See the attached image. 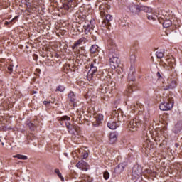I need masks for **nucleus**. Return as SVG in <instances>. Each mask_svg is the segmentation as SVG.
Listing matches in <instances>:
<instances>
[{
	"label": "nucleus",
	"instance_id": "nucleus-1",
	"mask_svg": "<svg viewBox=\"0 0 182 182\" xmlns=\"http://www.w3.org/2000/svg\"><path fill=\"white\" fill-rule=\"evenodd\" d=\"M118 53L116 46L109 47V65L112 69H117L120 66V58L118 56Z\"/></svg>",
	"mask_w": 182,
	"mask_h": 182
},
{
	"label": "nucleus",
	"instance_id": "nucleus-2",
	"mask_svg": "<svg viewBox=\"0 0 182 182\" xmlns=\"http://www.w3.org/2000/svg\"><path fill=\"white\" fill-rule=\"evenodd\" d=\"M173 106H174V99L171 95H168L164 99L163 102L159 105V109L162 112H167L168 110H171Z\"/></svg>",
	"mask_w": 182,
	"mask_h": 182
},
{
	"label": "nucleus",
	"instance_id": "nucleus-3",
	"mask_svg": "<svg viewBox=\"0 0 182 182\" xmlns=\"http://www.w3.org/2000/svg\"><path fill=\"white\" fill-rule=\"evenodd\" d=\"M163 21V27L164 28H170L171 25H174L177 26L178 25V21L176 17H173L172 15L169 14H165L161 17Z\"/></svg>",
	"mask_w": 182,
	"mask_h": 182
},
{
	"label": "nucleus",
	"instance_id": "nucleus-4",
	"mask_svg": "<svg viewBox=\"0 0 182 182\" xmlns=\"http://www.w3.org/2000/svg\"><path fill=\"white\" fill-rule=\"evenodd\" d=\"M90 69L87 73V79L89 82H92L97 75V63H96V59L90 63Z\"/></svg>",
	"mask_w": 182,
	"mask_h": 182
},
{
	"label": "nucleus",
	"instance_id": "nucleus-5",
	"mask_svg": "<svg viewBox=\"0 0 182 182\" xmlns=\"http://www.w3.org/2000/svg\"><path fill=\"white\" fill-rule=\"evenodd\" d=\"M83 28L85 35H87L90 31H93L95 29V19L92 18L90 21H85V24L83 26Z\"/></svg>",
	"mask_w": 182,
	"mask_h": 182
},
{
	"label": "nucleus",
	"instance_id": "nucleus-6",
	"mask_svg": "<svg viewBox=\"0 0 182 182\" xmlns=\"http://www.w3.org/2000/svg\"><path fill=\"white\" fill-rule=\"evenodd\" d=\"M140 126V122L138 119H131L128 124V129L130 132H136Z\"/></svg>",
	"mask_w": 182,
	"mask_h": 182
},
{
	"label": "nucleus",
	"instance_id": "nucleus-7",
	"mask_svg": "<svg viewBox=\"0 0 182 182\" xmlns=\"http://www.w3.org/2000/svg\"><path fill=\"white\" fill-rule=\"evenodd\" d=\"M132 174L133 178H140L141 176V167L139 166V165L134 166V167L132 168Z\"/></svg>",
	"mask_w": 182,
	"mask_h": 182
},
{
	"label": "nucleus",
	"instance_id": "nucleus-8",
	"mask_svg": "<svg viewBox=\"0 0 182 182\" xmlns=\"http://www.w3.org/2000/svg\"><path fill=\"white\" fill-rule=\"evenodd\" d=\"M102 120H103V114H97L94 117V121L92 122V125L94 127H97L102 124Z\"/></svg>",
	"mask_w": 182,
	"mask_h": 182
},
{
	"label": "nucleus",
	"instance_id": "nucleus-9",
	"mask_svg": "<svg viewBox=\"0 0 182 182\" xmlns=\"http://www.w3.org/2000/svg\"><path fill=\"white\" fill-rule=\"evenodd\" d=\"M128 79L129 80H131V82L134 81L136 79V69L134 68L133 65H131L129 68Z\"/></svg>",
	"mask_w": 182,
	"mask_h": 182
},
{
	"label": "nucleus",
	"instance_id": "nucleus-10",
	"mask_svg": "<svg viewBox=\"0 0 182 182\" xmlns=\"http://www.w3.org/2000/svg\"><path fill=\"white\" fill-rule=\"evenodd\" d=\"M114 117L118 120V122H124L125 116L123 113L120 111H114L113 112Z\"/></svg>",
	"mask_w": 182,
	"mask_h": 182
},
{
	"label": "nucleus",
	"instance_id": "nucleus-11",
	"mask_svg": "<svg viewBox=\"0 0 182 182\" xmlns=\"http://www.w3.org/2000/svg\"><path fill=\"white\" fill-rule=\"evenodd\" d=\"M82 43H86V38L81 37L80 39L75 41V43L72 46L73 50H75V49H77V48L78 46H80Z\"/></svg>",
	"mask_w": 182,
	"mask_h": 182
},
{
	"label": "nucleus",
	"instance_id": "nucleus-12",
	"mask_svg": "<svg viewBox=\"0 0 182 182\" xmlns=\"http://www.w3.org/2000/svg\"><path fill=\"white\" fill-rule=\"evenodd\" d=\"M107 127L111 130H116L119 127V123H117L116 119H112L107 122Z\"/></svg>",
	"mask_w": 182,
	"mask_h": 182
},
{
	"label": "nucleus",
	"instance_id": "nucleus-13",
	"mask_svg": "<svg viewBox=\"0 0 182 182\" xmlns=\"http://www.w3.org/2000/svg\"><path fill=\"white\" fill-rule=\"evenodd\" d=\"M129 9L130 11V12H132V14H140V9H139V6H136L134 4H130L129 6Z\"/></svg>",
	"mask_w": 182,
	"mask_h": 182
},
{
	"label": "nucleus",
	"instance_id": "nucleus-14",
	"mask_svg": "<svg viewBox=\"0 0 182 182\" xmlns=\"http://www.w3.org/2000/svg\"><path fill=\"white\" fill-rule=\"evenodd\" d=\"M68 100L72 103L73 107L76 106V95H75V92L71 91L68 94Z\"/></svg>",
	"mask_w": 182,
	"mask_h": 182
},
{
	"label": "nucleus",
	"instance_id": "nucleus-15",
	"mask_svg": "<svg viewBox=\"0 0 182 182\" xmlns=\"http://www.w3.org/2000/svg\"><path fill=\"white\" fill-rule=\"evenodd\" d=\"M181 130H182V121H179L176 123V124H175L174 127L173 128V133L177 134V133H180Z\"/></svg>",
	"mask_w": 182,
	"mask_h": 182
},
{
	"label": "nucleus",
	"instance_id": "nucleus-16",
	"mask_svg": "<svg viewBox=\"0 0 182 182\" xmlns=\"http://www.w3.org/2000/svg\"><path fill=\"white\" fill-rule=\"evenodd\" d=\"M113 16L110 14L106 15L105 18H103V23L105 26H110V21H112Z\"/></svg>",
	"mask_w": 182,
	"mask_h": 182
},
{
	"label": "nucleus",
	"instance_id": "nucleus-17",
	"mask_svg": "<svg viewBox=\"0 0 182 182\" xmlns=\"http://www.w3.org/2000/svg\"><path fill=\"white\" fill-rule=\"evenodd\" d=\"M126 166L123 164H119L114 169V173L116 174H121V173H123L124 168Z\"/></svg>",
	"mask_w": 182,
	"mask_h": 182
},
{
	"label": "nucleus",
	"instance_id": "nucleus-18",
	"mask_svg": "<svg viewBox=\"0 0 182 182\" xmlns=\"http://www.w3.org/2000/svg\"><path fill=\"white\" fill-rule=\"evenodd\" d=\"M117 141V134H116V133L114 132H112L109 134V143H111V144H113V143H116Z\"/></svg>",
	"mask_w": 182,
	"mask_h": 182
},
{
	"label": "nucleus",
	"instance_id": "nucleus-19",
	"mask_svg": "<svg viewBox=\"0 0 182 182\" xmlns=\"http://www.w3.org/2000/svg\"><path fill=\"white\" fill-rule=\"evenodd\" d=\"M141 11L150 14V12H151V8L146 6H139V12H141Z\"/></svg>",
	"mask_w": 182,
	"mask_h": 182
},
{
	"label": "nucleus",
	"instance_id": "nucleus-20",
	"mask_svg": "<svg viewBox=\"0 0 182 182\" xmlns=\"http://www.w3.org/2000/svg\"><path fill=\"white\" fill-rule=\"evenodd\" d=\"M177 86V81L173 80L168 82V89H174Z\"/></svg>",
	"mask_w": 182,
	"mask_h": 182
},
{
	"label": "nucleus",
	"instance_id": "nucleus-21",
	"mask_svg": "<svg viewBox=\"0 0 182 182\" xmlns=\"http://www.w3.org/2000/svg\"><path fill=\"white\" fill-rule=\"evenodd\" d=\"M70 122V117H68V116H63L60 118V124H61V126H63V124H65V122Z\"/></svg>",
	"mask_w": 182,
	"mask_h": 182
},
{
	"label": "nucleus",
	"instance_id": "nucleus-22",
	"mask_svg": "<svg viewBox=\"0 0 182 182\" xmlns=\"http://www.w3.org/2000/svg\"><path fill=\"white\" fill-rule=\"evenodd\" d=\"M90 53H96L97 52H99V46L97 45H93L91 46L90 48Z\"/></svg>",
	"mask_w": 182,
	"mask_h": 182
},
{
	"label": "nucleus",
	"instance_id": "nucleus-23",
	"mask_svg": "<svg viewBox=\"0 0 182 182\" xmlns=\"http://www.w3.org/2000/svg\"><path fill=\"white\" fill-rule=\"evenodd\" d=\"M13 157L14 159H18V160H28V156L25 155L16 154L14 155Z\"/></svg>",
	"mask_w": 182,
	"mask_h": 182
},
{
	"label": "nucleus",
	"instance_id": "nucleus-24",
	"mask_svg": "<svg viewBox=\"0 0 182 182\" xmlns=\"http://www.w3.org/2000/svg\"><path fill=\"white\" fill-rule=\"evenodd\" d=\"M85 164L86 162H85L84 161H80L76 164V167H77V168H80V170H83V166H85Z\"/></svg>",
	"mask_w": 182,
	"mask_h": 182
},
{
	"label": "nucleus",
	"instance_id": "nucleus-25",
	"mask_svg": "<svg viewBox=\"0 0 182 182\" xmlns=\"http://www.w3.org/2000/svg\"><path fill=\"white\" fill-rule=\"evenodd\" d=\"M156 58L158 59H161L162 58H164V50L163 51H157L156 53Z\"/></svg>",
	"mask_w": 182,
	"mask_h": 182
},
{
	"label": "nucleus",
	"instance_id": "nucleus-26",
	"mask_svg": "<svg viewBox=\"0 0 182 182\" xmlns=\"http://www.w3.org/2000/svg\"><path fill=\"white\" fill-rule=\"evenodd\" d=\"M93 181V178H90V176H85L82 178V180L80 182H92Z\"/></svg>",
	"mask_w": 182,
	"mask_h": 182
},
{
	"label": "nucleus",
	"instance_id": "nucleus-27",
	"mask_svg": "<svg viewBox=\"0 0 182 182\" xmlns=\"http://www.w3.org/2000/svg\"><path fill=\"white\" fill-rule=\"evenodd\" d=\"M80 117H81L80 116H78L77 117H73V119L74 122H76L79 124H82V123H83V122L82 121Z\"/></svg>",
	"mask_w": 182,
	"mask_h": 182
},
{
	"label": "nucleus",
	"instance_id": "nucleus-28",
	"mask_svg": "<svg viewBox=\"0 0 182 182\" xmlns=\"http://www.w3.org/2000/svg\"><path fill=\"white\" fill-rule=\"evenodd\" d=\"M134 90H136V87L129 85L127 90V92H128V93H132V92H134Z\"/></svg>",
	"mask_w": 182,
	"mask_h": 182
},
{
	"label": "nucleus",
	"instance_id": "nucleus-29",
	"mask_svg": "<svg viewBox=\"0 0 182 182\" xmlns=\"http://www.w3.org/2000/svg\"><path fill=\"white\" fill-rule=\"evenodd\" d=\"M77 18L80 19V21L83 22L86 20V15H84L83 14H78Z\"/></svg>",
	"mask_w": 182,
	"mask_h": 182
},
{
	"label": "nucleus",
	"instance_id": "nucleus-30",
	"mask_svg": "<svg viewBox=\"0 0 182 182\" xmlns=\"http://www.w3.org/2000/svg\"><path fill=\"white\" fill-rule=\"evenodd\" d=\"M55 92H65V87L63 85L58 86Z\"/></svg>",
	"mask_w": 182,
	"mask_h": 182
},
{
	"label": "nucleus",
	"instance_id": "nucleus-31",
	"mask_svg": "<svg viewBox=\"0 0 182 182\" xmlns=\"http://www.w3.org/2000/svg\"><path fill=\"white\" fill-rule=\"evenodd\" d=\"M55 173H56L58 177L61 178V180L63 181V177L62 176V173H60V171H59V169H55Z\"/></svg>",
	"mask_w": 182,
	"mask_h": 182
},
{
	"label": "nucleus",
	"instance_id": "nucleus-32",
	"mask_svg": "<svg viewBox=\"0 0 182 182\" xmlns=\"http://www.w3.org/2000/svg\"><path fill=\"white\" fill-rule=\"evenodd\" d=\"M149 21H156V18H157V16L156 15H150L147 16Z\"/></svg>",
	"mask_w": 182,
	"mask_h": 182
},
{
	"label": "nucleus",
	"instance_id": "nucleus-33",
	"mask_svg": "<svg viewBox=\"0 0 182 182\" xmlns=\"http://www.w3.org/2000/svg\"><path fill=\"white\" fill-rule=\"evenodd\" d=\"M130 61H131V63H134V62H136V55H132L130 56Z\"/></svg>",
	"mask_w": 182,
	"mask_h": 182
},
{
	"label": "nucleus",
	"instance_id": "nucleus-34",
	"mask_svg": "<svg viewBox=\"0 0 182 182\" xmlns=\"http://www.w3.org/2000/svg\"><path fill=\"white\" fill-rule=\"evenodd\" d=\"M9 73H12L14 70V65H9L7 68Z\"/></svg>",
	"mask_w": 182,
	"mask_h": 182
},
{
	"label": "nucleus",
	"instance_id": "nucleus-35",
	"mask_svg": "<svg viewBox=\"0 0 182 182\" xmlns=\"http://www.w3.org/2000/svg\"><path fill=\"white\" fill-rule=\"evenodd\" d=\"M109 177H110V174L109 173V172H104L105 180H109Z\"/></svg>",
	"mask_w": 182,
	"mask_h": 182
},
{
	"label": "nucleus",
	"instance_id": "nucleus-36",
	"mask_svg": "<svg viewBox=\"0 0 182 182\" xmlns=\"http://www.w3.org/2000/svg\"><path fill=\"white\" fill-rule=\"evenodd\" d=\"M18 16H15L10 22L5 21L4 24L6 25V26L9 25V23H11V22H14V21H15L16 19H18Z\"/></svg>",
	"mask_w": 182,
	"mask_h": 182
},
{
	"label": "nucleus",
	"instance_id": "nucleus-37",
	"mask_svg": "<svg viewBox=\"0 0 182 182\" xmlns=\"http://www.w3.org/2000/svg\"><path fill=\"white\" fill-rule=\"evenodd\" d=\"M65 125L66 126L67 129H68V130H72V128H70V122H69V121H65Z\"/></svg>",
	"mask_w": 182,
	"mask_h": 182
},
{
	"label": "nucleus",
	"instance_id": "nucleus-38",
	"mask_svg": "<svg viewBox=\"0 0 182 182\" xmlns=\"http://www.w3.org/2000/svg\"><path fill=\"white\" fill-rule=\"evenodd\" d=\"M82 159H86L87 157H89V154L87 151H84L82 153Z\"/></svg>",
	"mask_w": 182,
	"mask_h": 182
},
{
	"label": "nucleus",
	"instance_id": "nucleus-39",
	"mask_svg": "<svg viewBox=\"0 0 182 182\" xmlns=\"http://www.w3.org/2000/svg\"><path fill=\"white\" fill-rule=\"evenodd\" d=\"M72 127H73V130L77 132V133H79L80 129H79V127L77 125H73Z\"/></svg>",
	"mask_w": 182,
	"mask_h": 182
},
{
	"label": "nucleus",
	"instance_id": "nucleus-40",
	"mask_svg": "<svg viewBox=\"0 0 182 182\" xmlns=\"http://www.w3.org/2000/svg\"><path fill=\"white\" fill-rule=\"evenodd\" d=\"M100 15L102 19L106 18V15H107V14H106V12L105 11H100Z\"/></svg>",
	"mask_w": 182,
	"mask_h": 182
},
{
	"label": "nucleus",
	"instance_id": "nucleus-41",
	"mask_svg": "<svg viewBox=\"0 0 182 182\" xmlns=\"http://www.w3.org/2000/svg\"><path fill=\"white\" fill-rule=\"evenodd\" d=\"M166 60H167L168 63H169V65H173V63H174V62H175V60L173 59L172 61L171 58H167Z\"/></svg>",
	"mask_w": 182,
	"mask_h": 182
},
{
	"label": "nucleus",
	"instance_id": "nucleus-42",
	"mask_svg": "<svg viewBox=\"0 0 182 182\" xmlns=\"http://www.w3.org/2000/svg\"><path fill=\"white\" fill-rule=\"evenodd\" d=\"M28 127H30L31 130H35V125L33 123H28Z\"/></svg>",
	"mask_w": 182,
	"mask_h": 182
},
{
	"label": "nucleus",
	"instance_id": "nucleus-43",
	"mask_svg": "<svg viewBox=\"0 0 182 182\" xmlns=\"http://www.w3.org/2000/svg\"><path fill=\"white\" fill-rule=\"evenodd\" d=\"M156 76H157L158 79H161V77H162L161 74H160V72H157Z\"/></svg>",
	"mask_w": 182,
	"mask_h": 182
},
{
	"label": "nucleus",
	"instance_id": "nucleus-44",
	"mask_svg": "<svg viewBox=\"0 0 182 182\" xmlns=\"http://www.w3.org/2000/svg\"><path fill=\"white\" fill-rule=\"evenodd\" d=\"M144 120L145 122H149V115L145 116V117H144Z\"/></svg>",
	"mask_w": 182,
	"mask_h": 182
},
{
	"label": "nucleus",
	"instance_id": "nucleus-45",
	"mask_svg": "<svg viewBox=\"0 0 182 182\" xmlns=\"http://www.w3.org/2000/svg\"><path fill=\"white\" fill-rule=\"evenodd\" d=\"M50 103V101H43V105H49Z\"/></svg>",
	"mask_w": 182,
	"mask_h": 182
},
{
	"label": "nucleus",
	"instance_id": "nucleus-46",
	"mask_svg": "<svg viewBox=\"0 0 182 182\" xmlns=\"http://www.w3.org/2000/svg\"><path fill=\"white\" fill-rule=\"evenodd\" d=\"M178 146H180V144H179L178 143H176V144H175V147L177 148V147H178Z\"/></svg>",
	"mask_w": 182,
	"mask_h": 182
},
{
	"label": "nucleus",
	"instance_id": "nucleus-47",
	"mask_svg": "<svg viewBox=\"0 0 182 182\" xmlns=\"http://www.w3.org/2000/svg\"><path fill=\"white\" fill-rule=\"evenodd\" d=\"M33 95H36V91H33Z\"/></svg>",
	"mask_w": 182,
	"mask_h": 182
},
{
	"label": "nucleus",
	"instance_id": "nucleus-48",
	"mask_svg": "<svg viewBox=\"0 0 182 182\" xmlns=\"http://www.w3.org/2000/svg\"><path fill=\"white\" fill-rule=\"evenodd\" d=\"M1 144H2V146H4V145H5V144H4V142H2Z\"/></svg>",
	"mask_w": 182,
	"mask_h": 182
},
{
	"label": "nucleus",
	"instance_id": "nucleus-49",
	"mask_svg": "<svg viewBox=\"0 0 182 182\" xmlns=\"http://www.w3.org/2000/svg\"><path fill=\"white\" fill-rule=\"evenodd\" d=\"M144 2H146V1H147V0H142Z\"/></svg>",
	"mask_w": 182,
	"mask_h": 182
},
{
	"label": "nucleus",
	"instance_id": "nucleus-50",
	"mask_svg": "<svg viewBox=\"0 0 182 182\" xmlns=\"http://www.w3.org/2000/svg\"><path fill=\"white\" fill-rule=\"evenodd\" d=\"M65 156H68V154H65Z\"/></svg>",
	"mask_w": 182,
	"mask_h": 182
},
{
	"label": "nucleus",
	"instance_id": "nucleus-51",
	"mask_svg": "<svg viewBox=\"0 0 182 182\" xmlns=\"http://www.w3.org/2000/svg\"><path fill=\"white\" fill-rule=\"evenodd\" d=\"M137 180H139V178L138 179L136 178V181H137Z\"/></svg>",
	"mask_w": 182,
	"mask_h": 182
}]
</instances>
